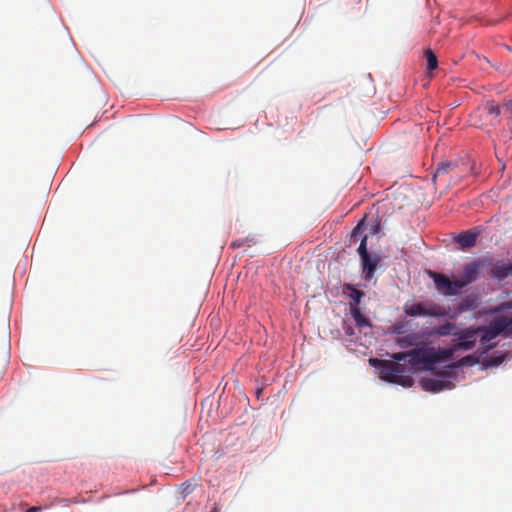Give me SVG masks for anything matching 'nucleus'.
<instances>
[{
    "label": "nucleus",
    "mask_w": 512,
    "mask_h": 512,
    "mask_svg": "<svg viewBox=\"0 0 512 512\" xmlns=\"http://www.w3.org/2000/svg\"><path fill=\"white\" fill-rule=\"evenodd\" d=\"M377 230H378V226H375L374 232H377Z\"/></svg>",
    "instance_id": "nucleus-29"
},
{
    "label": "nucleus",
    "mask_w": 512,
    "mask_h": 512,
    "mask_svg": "<svg viewBox=\"0 0 512 512\" xmlns=\"http://www.w3.org/2000/svg\"><path fill=\"white\" fill-rule=\"evenodd\" d=\"M488 326L499 336L512 326V316H495Z\"/></svg>",
    "instance_id": "nucleus-11"
},
{
    "label": "nucleus",
    "mask_w": 512,
    "mask_h": 512,
    "mask_svg": "<svg viewBox=\"0 0 512 512\" xmlns=\"http://www.w3.org/2000/svg\"><path fill=\"white\" fill-rule=\"evenodd\" d=\"M486 262V259H477L463 267L461 277L457 279L461 289L478 279L480 269L485 267Z\"/></svg>",
    "instance_id": "nucleus-5"
},
{
    "label": "nucleus",
    "mask_w": 512,
    "mask_h": 512,
    "mask_svg": "<svg viewBox=\"0 0 512 512\" xmlns=\"http://www.w3.org/2000/svg\"><path fill=\"white\" fill-rule=\"evenodd\" d=\"M391 357L394 360V362H396V361H403L406 358L409 359V351L408 352L393 353Z\"/></svg>",
    "instance_id": "nucleus-25"
},
{
    "label": "nucleus",
    "mask_w": 512,
    "mask_h": 512,
    "mask_svg": "<svg viewBox=\"0 0 512 512\" xmlns=\"http://www.w3.org/2000/svg\"><path fill=\"white\" fill-rule=\"evenodd\" d=\"M358 253L360 255V258L365 257V255H369L370 253L367 250V236H364L361 239L360 246L358 248Z\"/></svg>",
    "instance_id": "nucleus-24"
},
{
    "label": "nucleus",
    "mask_w": 512,
    "mask_h": 512,
    "mask_svg": "<svg viewBox=\"0 0 512 512\" xmlns=\"http://www.w3.org/2000/svg\"><path fill=\"white\" fill-rule=\"evenodd\" d=\"M211 512H217V511H216V510H213V511H211Z\"/></svg>",
    "instance_id": "nucleus-30"
},
{
    "label": "nucleus",
    "mask_w": 512,
    "mask_h": 512,
    "mask_svg": "<svg viewBox=\"0 0 512 512\" xmlns=\"http://www.w3.org/2000/svg\"><path fill=\"white\" fill-rule=\"evenodd\" d=\"M477 307V302L475 299H472V298H464L460 303H459V311L460 312H464V311H470V310H474L475 308Z\"/></svg>",
    "instance_id": "nucleus-21"
},
{
    "label": "nucleus",
    "mask_w": 512,
    "mask_h": 512,
    "mask_svg": "<svg viewBox=\"0 0 512 512\" xmlns=\"http://www.w3.org/2000/svg\"><path fill=\"white\" fill-rule=\"evenodd\" d=\"M500 106L494 101H487L482 104L472 117L473 125L480 128L496 126L500 123Z\"/></svg>",
    "instance_id": "nucleus-3"
},
{
    "label": "nucleus",
    "mask_w": 512,
    "mask_h": 512,
    "mask_svg": "<svg viewBox=\"0 0 512 512\" xmlns=\"http://www.w3.org/2000/svg\"><path fill=\"white\" fill-rule=\"evenodd\" d=\"M370 363L379 370L382 380L399 384L403 387H411L414 380L409 375H404L403 365L389 360L370 359Z\"/></svg>",
    "instance_id": "nucleus-1"
},
{
    "label": "nucleus",
    "mask_w": 512,
    "mask_h": 512,
    "mask_svg": "<svg viewBox=\"0 0 512 512\" xmlns=\"http://www.w3.org/2000/svg\"><path fill=\"white\" fill-rule=\"evenodd\" d=\"M424 56L427 61V70L430 72L435 70L438 66V60H437L436 54L431 49H427L425 51Z\"/></svg>",
    "instance_id": "nucleus-20"
},
{
    "label": "nucleus",
    "mask_w": 512,
    "mask_h": 512,
    "mask_svg": "<svg viewBox=\"0 0 512 512\" xmlns=\"http://www.w3.org/2000/svg\"><path fill=\"white\" fill-rule=\"evenodd\" d=\"M408 363L413 367L423 364L426 370H431L429 347L410 350Z\"/></svg>",
    "instance_id": "nucleus-8"
},
{
    "label": "nucleus",
    "mask_w": 512,
    "mask_h": 512,
    "mask_svg": "<svg viewBox=\"0 0 512 512\" xmlns=\"http://www.w3.org/2000/svg\"><path fill=\"white\" fill-rule=\"evenodd\" d=\"M364 231L363 222H359L356 227L352 230L350 235V242H357L359 239H362V234Z\"/></svg>",
    "instance_id": "nucleus-23"
},
{
    "label": "nucleus",
    "mask_w": 512,
    "mask_h": 512,
    "mask_svg": "<svg viewBox=\"0 0 512 512\" xmlns=\"http://www.w3.org/2000/svg\"><path fill=\"white\" fill-rule=\"evenodd\" d=\"M456 350H458L456 348V346L453 347V348H439L437 350L432 348V347H429V356H430L431 368L436 363H439V362L446 361V360L450 359L453 356V354L455 353Z\"/></svg>",
    "instance_id": "nucleus-10"
},
{
    "label": "nucleus",
    "mask_w": 512,
    "mask_h": 512,
    "mask_svg": "<svg viewBox=\"0 0 512 512\" xmlns=\"http://www.w3.org/2000/svg\"><path fill=\"white\" fill-rule=\"evenodd\" d=\"M420 336L416 333H410L408 335L399 337L396 339V343L400 348H409L419 343Z\"/></svg>",
    "instance_id": "nucleus-16"
},
{
    "label": "nucleus",
    "mask_w": 512,
    "mask_h": 512,
    "mask_svg": "<svg viewBox=\"0 0 512 512\" xmlns=\"http://www.w3.org/2000/svg\"><path fill=\"white\" fill-rule=\"evenodd\" d=\"M252 243H254V237H246L232 241L230 247L232 249H238L244 246H250Z\"/></svg>",
    "instance_id": "nucleus-22"
},
{
    "label": "nucleus",
    "mask_w": 512,
    "mask_h": 512,
    "mask_svg": "<svg viewBox=\"0 0 512 512\" xmlns=\"http://www.w3.org/2000/svg\"><path fill=\"white\" fill-rule=\"evenodd\" d=\"M456 332V325L452 322H445L442 325H438L433 327L431 334L437 335V336H449V335H455Z\"/></svg>",
    "instance_id": "nucleus-15"
},
{
    "label": "nucleus",
    "mask_w": 512,
    "mask_h": 512,
    "mask_svg": "<svg viewBox=\"0 0 512 512\" xmlns=\"http://www.w3.org/2000/svg\"><path fill=\"white\" fill-rule=\"evenodd\" d=\"M491 274L493 277L502 280L512 274V264L510 263H496L493 265Z\"/></svg>",
    "instance_id": "nucleus-13"
},
{
    "label": "nucleus",
    "mask_w": 512,
    "mask_h": 512,
    "mask_svg": "<svg viewBox=\"0 0 512 512\" xmlns=\"http://www.w3.org/2000/svg\"><path fill=\"white\" fill-rule=\"evenodd\" d=\"M393 333L395 334H403L405 332V324L397 323L393 326Z\"/></svg>",
    "instance_id": "nucleus-26"
},
{
    "label": "nucleus",
    "mask_w": 512,
    "mask_h": 512,
    "mask_svg": "<svg viewBox=\"0 0 512 512\" xmlns=\"http://www.w3.org/2000/svg\"><path fill=\"white\" fill-rule=\"evenodd\" d=\"M428 275L433 279L436 289L445 296H453L461 289L457 279L451 281L446 275L431 270Z\"/></svg>",
    "instance_id": "nucleus-4"
},
{
    "label": "nucleus",
    "mask_w": 512,
    "mask_h": 512,
    "mask_svg": "<svg viewBox=\"0 0 512 512\" xmlns=\"http://www.w3.org/2000/svg\"><path fill=\"white\" fill-rule=\"evenodd\" d=\"M420 385L425 391L436 393L446 388H450L451 383L449 381H444L433 377H423L420 380Z\"/></svg>",
    "instance_id": "nucleus-9"
},
{
    "label": "nucleus",
    "mask_w": 512,
    "mask_h": 512,
    "mask_svg": "<svg viewBox=\"0 0 512 512\" xmlns=\"http://www.w3.org/2000/svg\"><path fill=\"white\" fill-rule=\"evenodd\" d=\"M350 313L358 327L362 328V327H366V326H368V327L371 326L370 320L368 318H366L361 313L359 307L358 308H350Z\"/></svg>",
    "instance_id": "nucleus-18"
},
{
    "label": "nucleus",
    "mask_w": 512,
    "mask_h": 512,
    "mask_svg": "<svg viewBox=\"0 0 512 512\" xmlns=\"http://www.w3.org/2000/svg\"><path fill=\"white\" fill-rule=\"evenodd\" d=\"M477 330H478V334L482 333V335L480 337V342L482 344H486L498 336L488 325L487 326H479V327H477Z\"/></svg>",
    "instance_id": "nucleus-19"
},
{
    "label": "nucleus",
    "mask_w": 512,
    "mask_h": 512,
    "mask_svg": "<svg viewBox=\"0 0 512 512\" xmlns=\"http://www.w3.org/2000/svg\"><path fill=\"white\" fill-rule=\"evenodd\" d=\"M477 234L471 231H465L458 235L456 238L457 243L462 248H471L476 244Z\"/></svg>",
    "instance_id": "nucleus-14"
},
{
    "label": "nucleus",
    "mask_w": 512,
    "mask_h": 512,
    "mask_svg": "<svg viewBox=\"0 0 512 512\" xmlns=\"http://www.w3.org/2000/svg\"><path fill=\"white\" fill-rule=\"evenodd\" d=\"M462 169L457 162H441L438 164L434 174V180L441 179L446 181L445 176L449 175L450 180L458 181Z\"/></svg>",
    "instance_id": "nucleus-7"
},
{
    "label": "nucleus",
    "mask_w": 512,
    "mask_h": 512,
    "mask_svg": "<svg viewBox=\"0 0 512 512\" xmlns=\"http://www.w3.org/2000/svg\"><path fill=\"white\" fill-rule=\"evenodd\" d=\"M478 330L477 327H469L455 333L457 336V343L455 344L457 349L470 350L472 349L477 341Z\"/></svg>",
    "instance_id": "nucleus-6"
},
{
    "label": "nucleus",
    "mask_w": 512,
    "mask_h": 512,
    "mask_svg": "<svg viewBox=\"0 0 512 512\" xmlns=\"http://www.w3.org/2000/svg\"><path fill=\"white\" fill-rule=\"evenodd\" d=\"M41 511H42V507L33 506V507L29 508L28 510H26L25 512H41Z\"/></svg>",
    "instance_id": "nucleus-27"
},
{
    "label": "nucleus",
    "mask_w": 512,
    "mask_h": 512,
    "mask_svg": "<svg viewBox=\"0 0 512 512\" xmlns=\"http://www.w3.org/2000/svg\"><path fill=\"white\" fill-rule=\"evenodd\" d=\"M451 308L442 306L434 301H425L405 306V314L410 317H447L450 316Z\"/></svg>",
    "instance_id": "nucleus-2"
},
{
    "label": "nucleus",
    "mask_w": 512,
    "mask_h": 512,
    "mask_svg": "<svg viewBox=\"0 0 512 512\" xmlns=\"http://www.w3.org/2000/svg\"><path fill=\"white\" fill-rule=\"evenodd\" d=\"M346 289L351 290L350 298V308H358V305L361 302V299L364 297V292L354 288L351 284L346 285Z\"/></svg>",
    "instance_id": "nucleus-17"
},
{
    "label": "nucleus",
    "mask_w": 512,
    "mask_h": 512,
    "mask_svg": "<svg viewBox=\"0 0 512 512\" xmlns=\"http://www.w3.org/2000/svg\"><path fill=\"white\" fill-rule=\"evenodd\" d=\"M507 308H512V305H511V304H509V303H504V304H502V305L498 308V310H503V309H507Z\"/></svg>",
    "instance_id": "nucleus-28"
},
{
    "label": "nucleus",
    "mask_w": 512,
    "mask_h": 512,
    "mask_svg": "<svg viewBox=\"0 0 512 512\" xmlns=\"http://www.w3.org/2000/svg\"><path fill=\"white\" fill-rule=\"evenodd\" d=\"M380 260V257L376 254L365 255V257L361 258L365 279H370L374 275Z\"/></svg>",
    "instance_id": "nucleus-12"
}]
</instances>
